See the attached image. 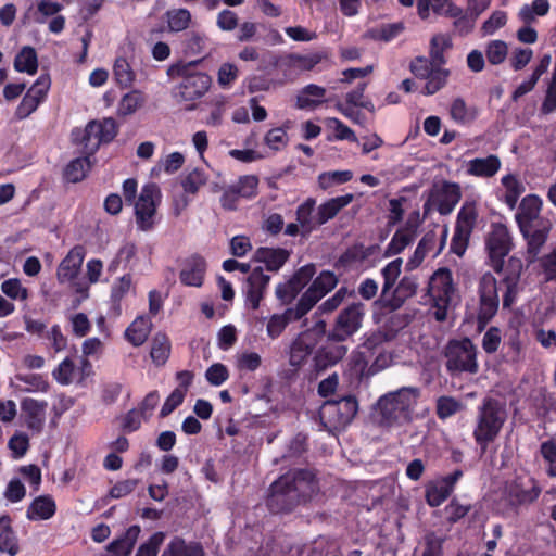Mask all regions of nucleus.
I'll list each match as a JSON object with an SVG mask.
<instances>
[{"instance_id": "obj_1", "label": "nucleus", "mask_w": 556, "mask_h": 556, "mask_svg": "<svg viewBox=\"0 0 556 556\" xmlns=\"http://www.w3.org/2000/svg\"><path fill=\"white\" fill-rule=\"evenodd\" d=\"M316 491L317 482L311 471L291 470L271 483L267 505L275 513L288 511L309 500Z\"/></svg>"}, {"instance_id": "obj_2", "label": "nucleus", "mask_w": 556, "mask_h": 556, "mask_svg": "<svg viewBox=\"0 0 556 556\" xmlns=\"http://www.w3.org/2000/svg\"><path fill=\"white\" fill-rule=\"evenodd\" d=\"M420 390L404 387L382 395L377 403L379 422L386 427L401 426L412 420Z\"/></svg>"}, {"instance_id": "obj_3", "label": "nucleus", "mask_w": 556, "mask_h": 556, "mask_svg": "<svg viewBox=\"0 0 556 556\" xmlns=\"http://www.w3.org/2000/svg\"><path fill=\"white\" fill-rule=\"evenodd\" d=\"M167 74L178 83L172 89V97L179 103H193L206 94L212 85V78L204 72L194 70L192 64L170 66ZM194 109V104L187 106Z\"/></svg>"}, {"instance_id": "obj_4", "label": "nucleus", "mask_w": 556, "mask_h": 556, "mask_svg": "<svg viewBox=\"0 0 556 556\" xmlns=\"http://www.w3.org/2000/svg\"><path fill=\"white\" fill-rule=\"evenodd\" d=\"M507 416L505 403L496 399L486 397L478 406L472 435L482 453H485L489 444L496 440L507 420Z\"/></svg>"}, {"instance_id": "obj_5", "label": "nucleus", "mask_w": 556, "mask_h": 556, "mask_svg": "<svg viewBox=\"0 0 556 556\" xmlns=\"http://www.w3.org/2000/svg\"><path fill=\"white\" fill-rule=\"evenodd\" d=\"M428 294L432 301L434 318L438 321H444L450 309L459 301L458 289L448 268H439L431 275Z\"/></svg>"}, {"instance_id": "obj_6", "label": "nucleus", "mask_w": 556, "mask_h": 556, "mask_svg": "<svg viewBox=\"0 0 556 556\" xmlns=\"http://www.w3.org/2000/svg\"><path fill=\"white\" fill-rule=\"evenodd\" d=\"M446 369L452 375L477 374L479 363L477 348L468 338L451 340L445 348Z\"/></svg>"}, {"instance_id": "obj_7", "label": "nucleus", "mask_w": 556, "mask_h": 556, "mask_svg": "<svg viewBox=\"0 0 556 556\" xmlns=\"http://www.w3.org/2000/svg\"><path fill=\"white\" fill-rule=\"evenodd\" d=\"M161 200L162 193L157 185L147 184L142 187L138 199L132 202L138 229L148 231L153 228Z\"/></svg>"}, {"instance_id": "obj_8", "label": "nucleus", "mask_w": 556, "mask_h": 556, "mask_svg": "<svg viewBox=\"0 0 556 556\" xmlns=\"http://www.w3.org/2000/svg\"><path fill=\"white\" fill-rule=\"evenodd\" d=\"M325 321H319L314 329L301 332L292 341L289 350L290 366L301 368L306 363L313 350L319 342L320 337L325 333Z\"/></svg>"}, {"instance_id": "obj_9", "label": "nucleus", "mask_w": 556, "mask_h": 556, "mask_svg": "<svg viewBox=\"0 0 556 556\" xmlns=\"http://www.w3.org/2000/svg\"><path fill=\"white\" fill-rule=\"evenodd\" d=\"M364 316V304L353 303L349 305L337 316L336 324L328 338L337 342L346 340L361 329Z\"/></svg>"}, {"instance_id": "obj_10", "label": "nucleus", "mask_w": 556, "mask_h": 556, "mask_svg": "<svg viewBox=\"0 0 556 556\" xmlns=\"http://www.w3.org/2000/svg\"><path fill=\"white\" fill-rule=\"evenodd\" d=\"M478 217V211L475 203L466 202L458 212L455 232L452 238L451 250L463 255L473 226Z\"/></svg>"}, {"instance_id": "obj_11", "label": "nucleus", "mask_w": 556, "mask_h": 556, "mask_svg": "<svg viewBox=\"0 0 556 556\" xmlns=\"http://www.w3.org/2000/svg\"><path fill=\"white\" fill-rule=\"evenodd\" d=\"M269 281L270 276L265 274L262 267H256L249 274L242 288L248 308L255 311L260 307Z\"/></svg>"}, {"instance_id": "obj_12", "label": "nucleus", "mask_w": 556, "mask_h": 556, "mask_svg": "<svg viewBox=\"0 0 556 556\" xmlns=\"http://www.w3.org/2000/svg\"><path fill=\"white\" fill-rule=\"evenodd\" d=\"M479 320L489 321L498 309L497 281L491 273L482 275L479 281Z\"/></svg>"}, {"instance_id": "obj_13", "label": "nucleus", "mask_w": 556, "mask_h": 556, "mask_svg": "<svg viewBox=\"0 0 556 556\" xmlns=\"http://www.w3.org/2000/svg\"><path fill=\"white\" fill-rule=\"evenodd\" d=\"M540 494L535 481L528 475L516 477L507 482L505 495L511 505H526L536 500Z\"/></svg>"}, {"instance_id": "obj_14", "label": "nucleus", "mask_w": 556, "mask_h": 556, "mask_svg": "<svg viewBox=\"0 0 556 556\" xmlns=\"http://www.w3.org/2000/svg\"><path fill=\"white\" fill-rule=\"evenodd\" d=\"M542 205L543 201L536 194H528L521 200L516 214V220L521 232H529L532 226L547 224L541 217Z\"/></svg>"}, {"instance_id": "obj_15", "label": "nucleus", "mask_w": 556, "mask_h": 556, "mask_svg": "<svg viewBox=\"0 0 556 556\" xmlns=\"http://www.w3.org/2000/svg\"><path fill=\"white\" fill-rule=\"evenodd\" d=\"M486 247L493 267L501 270L503 258L509 253L511 248V237L506 226L502 224L493 225L489 235Z\"/></svg>"}, {"instance_id": "obj_16", "label": "nucleus", "mask_w": 556, "mask_h": 556, "mask_svg": "<svg viewBox=\"0 0 556 556\" xmlns=\"http://www.w3.org/2000/svg\"><path fill=\"white\" fill-rule=\"evenodd\" d=\"M522 270V262L518 258L511 257L508 262V266L505 271V277L503 279V283L505 286V292L503 294V307L509 308L511 307L518 294L522 290V286L520 283V274Z\"/></svg>"}, {"instance_id": "obj_17", "label": "nucleus", "mask_w": 556, "mask_h": 556, "mask_svg": "<svg viewBox=\"0 0 556 556\" xmlns=\"http://www.w3.org/2000/svg\"><path fill=\"white\" fill-rule=\"evenodd\" d=\"M358 409L354 396H345L339 401L327 402L324 406V414L332 417L336 427H344L352 421Z\"/></svg>"}, {"instance_id": "obj_18", "label": "nucleus", "mask_w": 556, "mask_h": 556, "mask_svg": "<svg viewBox=\"0 0 556 556\" xmlns=\"http://www.w3.org/2000/svg\"><path fill=\"white\" fill-rule=\"evenodd\" d=\"M460 200V190L458 185L444 182L442 187L431 194V204L442 215L450 214Z\"/></svg>"}, {"instance_id": "obj_19", "label": "nucleus", "mask_w": 556, "mask_h": 556, "mask_svg": "<svg viewBox=\"0 0 556 556\" xmlns=\"http://www.w3.org/2000/svg\"><path fill=\"white\" fill-rule=\"evenodd\" d=\"M47 407L48 403L46 401L31 397H25L21 402V409L24 414L25 422L30 430L35 432L41 431L46 420Z\"/></svg>"}, {"instance_id": "obj_20", "label": "nucleus", "mask_w": 556, "mask_h": 556, "mask_svg": "<svg viewBox=\"0 0 556 556\" xmlns=\"http://www.w3.org/2000/svg\"><path fill=\"white\" fill-rule=\"evenodd\" d=\"M326 59L327 53L324 51L307 54L290 53L282 59V65L292 72H306L314 70L316 65Z\"/></svg>"}, {"instance_id": "obj_21", "label": "nucleus", "mask_w": 556, "mask_h": 556, "mask_svg": "<svg viewBox=\"0 0 556 556\" xmlns=\"http://www.w3.org/2000/svg\"><path fill=\"white\" fill-rule=\"evenodd\" d=\"M502 167L500 157L490 154L485 157H476L466 163V173L469 176L478 178H491L495 176Z\"/></svg>"}, {"instance_id": "obj_22", "label": "nucleus", "mask_w": 556, "mask_h": 556, "mask_svg": "<svg viewBox=\"0 0 556 556\" xmlns=\"http://www.w3.org/2000/svg\"><path fill=\"white\" fill-rule=\"evenodd\" d=\"M354 200V195L352 193H346L344 195L331 198L326 202L321 203L317 207V212L315 215V225H324L330 219L334 218L338 213L346 207Z\"/></svg>"}, {"instance_id": "obj_23", "label": "nucleus", "mask_w": 556, "mask_h": 556, "mask_svg": "<svg viewBox=\"0 0 556 556\" xmlns=\"http://www.w3.org/2000/svg\"><path fill=\"white\" fill-rule=\"evenodd\" d=\"M84 257L85 253L83 248L75 247L72 249L58 268V279L61 282L73 280L81 268Z\"/></svg>"}, {"instance_id": "obj_24", "label": "nucleus", "mask_w": 556, "mask_h": 556, "mask_svg": "<svg viewBox=\"0 0 556 556\" xmlns=\"http://www.w3.org/2000/svg\"><path fill=\"white\" fill-rule=\"evenodd\" d=\"M205 270L206 263L204 258L193 255L186 261L179 277L186 286L200 287L203 282Z\"/></svg>"}, {"instance_id": "obj_25", "label": "nucleus", "mask_w": 556, "mask_h": 556, "mask_svg": "<svg viewBox=\"0 0 556 556\" xmlns=\"http://www.w3.org/2000/svg\"><path fill=\"white\" fill-rule=\"evenodd\" d=\"M289 256V251L281 248H260L254 253V260L264 263L270 271H278Z\"/></svg>"}, {"instance_id": "obj_26", "label": "nucleus", "mask_w": 556, "mask_h": 556, "mask_svg": "<svg viewBox=\"0 0 556 556\" xmlns=\"http://www.w3.org/2000/svg\"><path fill=\"white\" fill-rule=\"evenodd\" d=\"M326 96V89L321 86L309 84L302 88L296 96V108L301 110H314L319 106Z\"/></svg>"}, {"instance_id": "obj_27", "label": "nucleus", "mask_w": 556, "mask_h": 556, "mask_svg": "<svg viewBox=\"0 0 556 556\" xmlns=\"http://www.w3.org/2000/svg\"><path fill=\"white\" fill-rule=\"evenodd\" d=\"M56 505L49 495L36 497L27 508L26 516L29 520H48L55 514Z\"/></svg>"}, {"instance_id": "obj_28", "label": "nucleus", "mask_w": 556, "mask_h": 556, "mask_svg": "<svg viewBox=\"0 0 556 556\" xmlns=\"http://www.w3.org/2000/svg\"><path fill=\"white\" fill-rule=\"evenodd\" d=\"M139 533L140 528L138 526H131L122 538L113 541L109 545L105 556H128Z\"/></svg>"}, {"instance_id": "obj_29", "label": "nucleus", "mask_w": 556, "mask_h": 556, "mask_svg": "<svg viewBox=\"0 0 556 556\" xmlns=\"http://www.w3.org/2000/svg\"><path fill=\"white\" fill-rule=\"evenodd\" d=\"M501 185L503 188V201L510 210H514L518 199L525 192L523 184L518 179L516 175L507 174L501 178Z\"/></svg>"}, {"instance_id": "obj_30", "label": "nucleus", "mask_w": 556, "mask_h": 556, "mask_svg": "<svg viewBox=\"0 0 556 556\" xmlns=\"http://www.w3.org/2000/svg\"><path fill=\"white\" fill-rule=\"evenodd\" d=\"M73 140L83 144L84 153L87 155L93 154L104 140L100 137L97 130H90V122L86 125L84 130L75 129L72 132Z\"/></svg>"}, {"instance_id": "obj_31", "label": "nucleus", "mask_w": 556, "mask_h": 556, "mask_svg": "<svg viewBox=\"0 0 556 556\" xmlns=\"http://www.w3.org/2000/svg\"><path fill=\"white\" fill-rule=\"evenodd\" d=\"M152 323L149 318L140 316L136 318L126 329L125 336L127 340L135 346L142 345L148 339L151 331Z\"/></svg>"}, {"instance_id": "obj_32", "label": "nucleus", "mask_w": 556, "mask_h": 556, "mask_svg": "<svg viewBox=\"0 0 556 556\" xmlns=\"http://www.w3.org/2000/svg\"><path fill=\"white\" fill-rule=\"evenodd\" d=\"M529 230V232H522V235L528 241L529 261L531 262L535 258L540 248L544 244L549 225L547 223L540 226H532Z\"/></svg>"}, {"instance_id": "obj_33", "label": "nucleus", "mask_w": 556, "mask_h": 556, "mask_svg": "<svg viewBox=\"0 0 556 556\" xmlns=\"http://www.w3.org/2000/svg\"><path fill=\"white\" fill-rule=\"evenodd\" d=\"M38 68L37 53L34 48L26 46L17 53L14 60V70L28 75L36 74Z\"/></svg>"}, {"instance_id": "obj_34", "label": "nucleus", "mask_w": 556, "mask_h": 556, "mask_svg": "<svg viewBox=\"0 0 556 556\" xmlns=\"http://www.w3.org/2000/svg\"><path fill=\"white\" fill-rule=\"evenodd\" d=\"M453 492V488L443 478L431 483L426 491L427 503L437 507L441 505Z\"/></svg>"}, {"instance_id": "obj_35", "label": "nucleus", "mask_w": 556, "mask_h": 556, "mask_svg": "<svg viewBox=\"0 0 556 556\" xmlns=\"http://www.w3.org/2000/svg\"><path fill=\"white\" fill-rule=\"evenodd\" d=\"M346 348L343 345H328L321 348L315 356L316 366L326 368L337 364L346 354Z\"/></svg>"}, {"instance_id": "obj_36", "label": "nucleus", "mask_w": 556, "mask_h": 556, "mask_svg": "<svg viewBox=\"0 0 556 556\" xmlns=\"http://www.w3.org/2000/svg\"><path fill=\"white\" fill-rule=\"evenodd\" d=\"M113 75L116 84L123 88L130 87L136 79V74L127 59L116 58L113 65Z\"/></svg>"}, {"instance_id": "obj_37", "label": "nucleus", "mask_w": 556, "mask_h": 556, "mask_svg": "<svg viewBox=\"0 0 556 556\" xmlns=\"http://www.w3.org/2000/svg\"><path fill=\"white\" fill-rule=\"evenodd\" d=\"M211 111L205 119L207 126L217 127L222 125L223 118L228 110L229 98L223 94L215 96L208 102Z\"/></svg>"}, {"instance_id": "obj_38", "label": "nucleus", "mask_w": 556, "mask_h": 556, "mask_svg": "<svg viewBox=\"0 0 556 556\" xmlns=\"http://www.w3.org/2000/svg\"><path fill=\"white\" fill-rule=\"evenodd\" d=\"M170 352V343L166 334L156 333L152 339L151 358L157 365H164Z\"/></svg>"}, {"instance_id": "obj_39", "label": "nucleus", "mask_w": 556, "mask_h": 556, "mask_svg": "<svg viewBox=\"0 0 556 556\" xmlns=\"http://www.w3.org/2000/svg\"><path fill=\"white\" fill-rule=\"evenodd\" d=\"M353 178V172L345 170H329L318 175V186L323 190H328L332 187L345 184Z\"/></svg>"}, {"instance_id": "obj_40", "label": "nucleus", "mask_w": 556, "mask_h": 556, "mask_svg": "<svg viewBox=\"0 0 556 556\" xmlns=\"http://www.w3.org/2000/svg\"><path fill=\"white\" fill-rule=\"evenodd\" d=\"M316 200L313 198L306 199L296 210V220L304 232H311L319 225H315V216H312Z\"/></svg>"}, {"instance_id": "obj_41", "label": "nucleus", "mask_w": 556, "mask_h": 556, "mask_svg": "<svg viewBox=\"0 0 556 556\" xmlns=\"http://www.w3.org/2000/svg\"><path fill=\"white\" fill-rule=\"evenodd\" d=\"M146 101L144 94L140 90H131L123 96L118 103L117 112L119 115L126 116L134 114Z\"/></svg>"}, {"instance_id": "obj_42", "label": "nucleus", "mask_w": 556, "mask_h": 556, "mask_svg": "<svg viewBox=\"0 0 556 556\" xmlns=\"http://www.w3.org/2000/svg\"><path fill=\"white\" fill-rule=\"evenodd\" d=\"M320 300V295L315 294L314 290L307 289L303 295L298 301L294 307L287 308L289 314L293 317L294 320L301 319L305 316Z\"/></svg>"}, {"instance_id": "obj_43", "label": "nucleus", "mask_w": 556, "mask_h": 556, "mask_svg": "<svg viewBox=\"0 0 556 556\" xmlns=\"http://www.w3.org/2000/svg\"><path fill=\"white\" fill-rule=\"evenodd\" d=\"M452 48V38L445 34H437L430 41V58L437 65L445 62L444 52Z\"/></svg>"}, {"instance_id": "obj_44", "label": "nucleus", "mask_w": 556, "mask_h": 556, "mask_svg": "<svg viewBox=\"0 0 556 556\" xmlns=\"http://www.w3.org/2000/svg\"><path fill=\"white\" fill-rule=\"evenodd\" d=\"M15 379L16 381L23 382L25 384L24 388L20 389L22 392H47L49 388L48 381L38 374H17L15 375Z\"/></svg>"}, {"instance_id": "obj_45", "label": "nucleus", "mask_w": 556, "mask_h": 556, "mask_svg": "<svg viewBox=\"0 0 556 556\" xmlns=\"http://www.w3.org/2000/svg\"><path fill=\"white\" fill-rule=\"evenodd\" d=\"M162 556H204L203 551L199 545L195 544H186L185 541L180 539L173 540L166 549L163 552Z\"/></svg>"}, {"instance_id": "obj_46", "label": "nucleus", "mask_w": 556, "mask_h": 556, "mask_svg": "<svg viewBox=\"0 0 556 556\" xmlns=\"http://www.w3.org/2000/svg\"><path fill=\"white\" fill-rule=\"evenodd\" d=\"M166 21L169 30L182 31L191 23V13L187 9H173L166 12Z\"/></svg>"}, {"instance_id": "obj_47", "label": "nucleus", "mask_w": 556, "mask_h": 556, "mask_svg": "<svg viewBox=\"0 0 556 556\" xmlns=\"http://www.w3.org/2000/svg\"><path fill=\"white\" fill-rule=\"evenodd\" d=\"M293 317L286 309L283 313L271 315L266 325V332L270 339H277L287 328L289 323L293 321Z\"/></svg>"}, {"instance_id": "obj_48", "label": "nucleus", "mask_w": 556, "mask_h": 556, "mask_svg": "<svg viewBox=\"0 0 556 556\" xmlns=\"http://www.w3.org/2000/svg\"><path fill=\"white\" fill-rule=\"evenodd\" d=\"M448 75L450 72L447 70L439 66L434 67L430 75L425 78L427 81L422 93L431 96L441 90L446 85Z\"/></svg>"}, {"instance_id": "obj_49", "label": "nucleus", "mask_w": 556, "mask_h": 556, "mask_svg": "<svg viewBox=\"0 0 556 556\" xmlns=\"http://www.w3.org/2000/svg\"><path fill=\"white\" fill-rule=\"evenodd\" d=\"M206 181V174L200 168H194L182 177L181 187L186 194H195Z\"/></svg>"}, {"instance_id": "obj_50", "label": "nucleus", "mask_w": 556, "mask_h": 556, "mask_svg": "<svg viewBox=\"0 0 556 556\" xmlns=\"http://www.w3.org/2000/svg\"><path fill=\"white\" fill-rule=\"evenodd\" d=\"M416 236L403 229H397L391 238L387 249L386 255L392 256L400 254L406 247H408Z\"/></svg>"}, {"instance_id": "obj_51", "label": "nucleus", "mask_w": 556, "mask_h": 556, "mask_svg": "<svg viewBox=\"0 0 556 556\" xmlns=\"http://www.w3.org/2000/svg\"><path fill=\"white\" fill-rule=\"evenodd\" d=\"M450 114L458 124H468L476 117V111L472 108H469L462 98L453 100Z\"/></svg>"}, {"instance_id": "obj_52", "label": "nucleus", "mask_w": 556, "mask_h": 556, "mask_svg": "<svg viewBox=\"0 0 556 556\" xmlns=\"http://www.w3.org/2000/svg\"><path fill=\"white\" fill-rule=\"evenodd\" d=\"M287 129L288 127H275L268 130L264 136L265 146L274 152L285 149L289 141Z\"/></svg>"}, {"instance_id": "obj_53", "label": "nucleus", "mask_w": 556, "mask_h": 556, "mask_svg": "<svg viewBox=\"0 0 556 556\" xmlns=\"http://www.w3.org/2000/svg\"><path fill=\"white\" fill-rule=\"evenodd\" d=\"M90 169V161L87 156L72 161L65 168V178L71 182H78L86 177Z\"/></svg>"}, {"instance_id": "obj_54", "label": "nucleus", "mask_w": 556, "mask_h": 556, "mask_svg": "<svg viewBox=\"0 0 556 556\" xmlns=\"http://www.w3.org/2000/svg\"><path fill=\"white\" fill-rule=\"evenodd\" d=\"M403 260L401 257H397L390 263H388L381 270L382 277H383V286H382V293L386 294L389 290H391L400 274L402 270Z\"/></svg>"}, {"instance_id": "obj_55", "label": "nucleus", "mask_w": 556, "mask_h": 556, "mask_svg": "<svg viewBox=\"0 0 556 556\" xmlns=\"http://www.w3.org/2000/svg\"><path fill=\"white\" fill-rule=\"evenodd\" d=\"M337 283L338 279L333 273L323 271L313 281L312 286L308 289L314 290V293L320 295L321 299L329 291H331L337 286Z\"/></svg>"}, {"instance_id": "obj_56", "label": "nucleus", "mask_w": 556, "mask_h": 556, "mask_svg": "<svg viewBox=\"0 0 556 556\" xmlns=\"http://www.w3.org/2000/svg\"><path fill=\"white\" fill-rule=\"evenodd\" d=\"M485 53L491 64L498 65L507 58V43L503 40H492L488 43Z\"/></svg>"}, {"instance_id": "obj_57", "label": "nucleus", "mask_w": 556, "mask_h": 556, "mask_svg": "<svg viewBox=\"0 0 556 556\" xmlns=\"http://www.w3.org/2000/svg\"><path fill=\"white\" fill-rule=\"evenodd\" d=\"M90 130H97L104 142H110L117 134V126L113 118H104L102 121H91Z\"/></svg>"}, {"instance_id": "obj_58", "label": "nucleus", "mask_w": 556, "mask_h": 556, "mask_svg": "<svg viewBox=\"0 0 556 556\" xmlns=\"http://www.w3.org/2000/svg\"><path fill=\"white\" fill-rule=\"evenodd\" d=\"M2 292L12 300L25 301L28 298V290L18 279H8L1 285Z\"/></svg>"}, {"instance_id": "obj_59", "label": "nucleus", "mask_w": 556, "mask_h": 556, "mask_svg": "<svg viewBox=\"0 0 556 556\" xmlns=\"http://www.w3.org/2000/svg\"><path fill=\"white\" fill-rule=\"evenodd\" d=\"M326 125L328 128L334 131L337 140H348L351 142L358 141L355 132L340 119L336 117H329L326 119Z\"/></svg>"}, {"instance_id": "obj_60", "label": "nucleus", "mask_w": 556, "mask_h": 556, "mask_svg": "<svg viewBox=\"0 0 556 556\" xmlns=\"http://www.w3.org/2000/svg\"><path fill=\"white\" fill-rule=\"evenodd\" d=\"M61 9L62 5L58 2L51 0H38L34 20L36 23L43 24L47 17L55 15L61 11Z\"/></svg>"}, {"instance_id": "obj_61", "label": "nucleus", "mask_w": 556, "mask_h": 556, "mask_svg": "<svg viewBox=\"0 0 556 556\" xmlns=\"http://www.w3.org/2000/svg\"><path fill=\"white\" fill-rule=\"evenodd\" d=\"M540 452L547 467V473L556 477V440L552 439L541 444Z\"/></svg>"}, {"instance_id": "obj_62", "label": "nucleus", "mask_w": 556, "mask_h": 556, "mask_svg": "<svg viewBox=\"0 0 556 556\" xmlns=\"http://www.w3.org/2000/svg\"><path fill=\"white\" fill-rule=\"evenodd\" d=\"M460 402L451 396H441L437 401V414L441 419H446L453 416L460 410Z\"/></svg>"}, {"instance_id": "obj_63", "label": "nucleus", "mask_w": 556, "mask_h": 556, "mask_svg": "<svg viewBox=\"0 0 556 556\" xmlns=\"http://www.w3.org/2000/svg\"><path fill=\"white\" fill-rule=\"evenodd\" d=\"M258 179L253 175L243 176L232 187L241 198L251 199L257 193Z\"/></svg>"}, {"instance_id": "obj_64", "label": "nucleus", "mask_w": 556, "mask_h": 556, "mask_svg": "<svg viewBox=\"0 0 556 556\" xmlns=\"http://www.w3.org/2000/svg\"><path fill=\"white\" fill-rule=\"evenodd\" d=\"M238 67L232 63H224L220 65L217 72V83L224 88L228 89L238 78Z\"/></svg>"}]
</instances>
